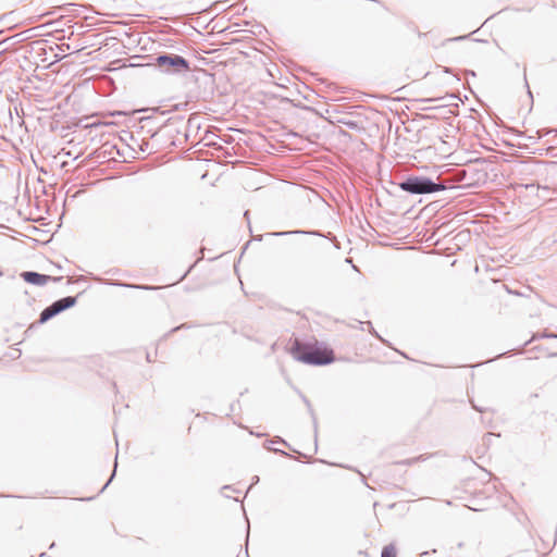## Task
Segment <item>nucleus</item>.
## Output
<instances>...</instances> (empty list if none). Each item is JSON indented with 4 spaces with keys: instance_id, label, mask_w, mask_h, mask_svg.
<instances>
[{
    "instance_id": "f257e3e1",
    "label": "nucleus",
    "mask_w": 557,
    "mask_h": 557,
    "mask_svg": "<svg viewBox=\"0 0 557 557\" xmlns=\"http://www.w3.org/2000/svg\"><path fill=\"white\" fill-rule=\"evenodd\" d=\"M290 354L296 360L314 366L327 364L334 359L332 350L302 344L298 339H295Z\"/></svg>"
},
{
    "instance_id": "f03ea898",
    "label": "nucleus",
    "mask_w": 557,
    "mask_h": 557,
    "mask_svg": "<svg viewBox=\"0 0 557 557\" xmlns=\"http://www.w3.org/2000/svg\"><path fill=\"white\" fill-rule=\"evenodd\" d=\"M399 187L410 194H432L445 189L444 185L423 176L408 177L399 184Z\"/></svg>"
},
{
    "instance_id": "7ed1b4c3",
    "label": "nucleus",
    "mask_w": 557,
    "mask_h": 557,
    "mask_svg": "<svg viewBox=\"0 0 557 557\" xmlns=\"http://www.w3.org/2000/svg\"><path fill=\"white\" fill-rule=\"evenodd\" d=\"M156 65L170 74H178L190 70L186 59L177 54H162L156 58Z\"/></svg>"
},
{
    "instance_id": "20e7f679",
    "label": "nucleus",
    "mask_w": 557,
    "mask_h": 557,
    "mask_svg": "<svg viewBox=\"0 0 557 557\" xmlns=\"http://www.w3.org/2000/svg\"><path fill=\"white\" fill-rule=\"evenodd\" d=\"M22 277L25 282L37 285V286H44L46 285L52 277L49 275L40 274L37 272L26 271L22 273Z\"/></svg>"
},
{
    "instance_id": "39448f33",
    "label": "nucleus",
    "mask_w": 557,
    "mask_h": 557,
    "mask_svg": "<svg viewBox=\"0 0 557 557\" xmlns=\"http://www.w3.org/2000/svg\"><path fill=\"white\" fill-rule=\"evenodd\" d=\"M55 302L59 305L60 309L63 311L67 308L73 307L76 302V299L74 297L69 296V297L61 298V299L57 300Z\"/></svg>"
},
{
    "instance_id": "423d86ee",
    "label": "nucleus",
    "mask_w": 557,
    "mask_h": 557,
    "mask_svg": "<svg viewBox=\"0 0 557 557\" xmlns=\"http://www.w3.org/2000/svg\"><path fill=\"white\" fill-rule=\"evenodd\" d=\"M55 315L54 311L51 309V307H47L41 313H40V318H39V321L40 323H45L47 322L48 320H50L51 318H53Z\"/></svg>"
},
{
    "instance_id": "0eeeda50",
    "label": "nucleus",
    "mask_w": 557,
    "mask_h": 557,
    "mask_svg": "<svg viewBox=\"0 0 557 557\" xmlns=\"http://www.w3.org/2000/svg\"><path fill=\"white\" fill-rule=\"evenodd\" d=\"M381 557H396V548L394 545H386L382 550Z\"/></svg>"
},
{
    "instance_id": "6e6552de",
    "label": "nucleus",
    "mask_w": 557,
    "mask_h": 557,
    "mask_svg": "<svg viewBox=\"0 0 557 557\" xmlns=\"http://www.w3.org/2000/svg\"><path fill=\"white\" fill-rule=\"evenodd\" d=\"M302 233L301 231H292V232H276V233H273L274 236H286V235H289V234H300Z\"/></svg>"
},
{
    "instance_id": "1a4fd4ad",
    "label": "nucleus",
    "mask_w": 557,
    "mask_h": 557,
    "mask_svg": "<svg viewBox=\"0 0 557 557\" xmlns=\"http://www.w3.org/2000/svg\"><path fill=\"white\" fill-rule=\"evenodd\" d=\"M50 307L54 311L55 315L62 312V310L60 309L59 305L55 301Z\"/></svg>"
},
{
    "instance_id": "9d476101",
    "label": "nucleus",
    "mask_w": 557,
    "mask_h": 557,
    "mask_svg": "<svg viewBox=\"0 0 557 557\" xmlns=\"http://www.w3.org/2000/svg\"><path fill=\"white\" fill-rule=\"evenodd\" d=\"M466 38H467V36H459V37L453 38L451 40H463Z\"/></svg>"
},
{
    "instance_id": "9b49d317",
    "label": "nucleus",
    "mask_w": 557,
    "mask_h": 557,
    "mask_svg": "<svg viewBox=\"0 0 557 557\" xmlns=\"http://www.w3.org/2000/svg\"><path fill=\"white\" fill-rule=\"evenodd\" d=\"M111 478H113V475H112ZM111 480H112V479L108 480V482H107L106 486H107L109 483H111Z\"/></svg>"
}]
</instances>
